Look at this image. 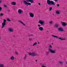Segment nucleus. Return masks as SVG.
Returning a JSON list of instances; mask_svg holds the SVG:
<instances>
[{"instance_id": "nucleus-32", "label": "nucleus", "mask_w": 67, "mask_h": 67, "mask_svg": "<svg viewBox=\"0 0 67 67\" xmlns=\"http://www.w3.org/2000/svg\"><path fill=\"white\" fill-rule=\"evenodd\" d=\"M41 67H46V66H44V65H42L41 66Z\"/></svg>"}, {"instance_id": "nucleus-31", "label": "nucleus", "mask_w": 67, "mask_h": 67, "mask_svg": "<svg viewBox=\"0 0 67 67\" xmlns=\"http://www.w3.org/2000/svg\"><path fill=\"white\" fill-rule=\"evenodd\" d=\"M4 7H5V8H6L7 7V5H4Z\"/></svg>"}, {"instance_id": "nucleus-26", "label": "nucleus", "mask_w": 67, "mask_h": 67, "mask_svg": "<svg viewBox=\"0 0 67 67\" xmlns=\"http://www.w3.org/2000/svg\"><path fill=\"white\" fill-rule=\"evenodd\" d=\"M58 25L57 24H55V26L56 27H58Z\"/></svg>"}, {"instance_id": "nucleus-34", "label": "nucleus", "mask_w": 67, "mask_h": 67, "mask_svg": "<svg viewBox=\"0 0 67 67\" xmlns=\"http://www.w3.org/2000/svg\"><path fill=\"white\" fill-rule=\"evenodd\" d=\"M54 1H55V2H57V1H58V0H53Z\"/></svg>"}, {"instance_id": "nucleus-27", "label": "nucleus", "mask_w": 67, "mask_h": 67, "mask_svg": "<svg viewBox=\"0 0 67 67\" xmlns=\"http://www.w3.org/2000/svg\"><path fill=\"white\" fill-rule=\"evenodd\" d=\"M7 20L8 21H11V20H10V19H7Z\"/></svg>"}, {"instance_id": "nucleus-23", "label": "nucleus", "mask_w": 67, "mask_h": 67, "mask_svg": "<svg viewBox=\"0 0 67 67\" xmlns=\"http://www.w3.org/2000/svg\"><path fill=\"white\" fill-rule=\"evenodd\" d=\"M37 44V42H35L34 44H33V46H35V45H36Z\"/></svg>"}, {"instance_id": "nucleus-38", "label": "nucleus", "mask_w": 67, "mask_h": 67, "mask_svg": "<svg viewBox=\"0 0 67 67\" xmlns=\"http://www.w3.org/2000/svg\"><path fill=\"white\" fill-rule=\"evenodd\" d=\"M31 40H32V39H31V38L29 39V41H31Z\"/></svg>"}, {"instance_id": "nucleus-8", "label": "nucleus", "mask_w": 67, "mask_h": 67, "mask_svg": "<svg viewBox=\"0 0 67 67\" xmlns=\"http://www.w3.org/2000/svg\"><path fill=\"white\" fill-rule=\"evenodd\" d=\"M39 23L41 25H43L44 24V21L43 20H40L39 21Z\"/></svg>"}, {"instance_id": "nucleus-25", "label": "nucleus", "mask_w": 67, "mask_h": 67, "mask_svg": "<svg viewBox=\"0 0 67 67\" xmlns=\"http://www.w3.org/2000/svg\"><path fill=\"white\" fill-rule=\"evenodd\" d=\"M52 9H53L52 7H50V8H49V11H51V10H52Z\"/></svg>"}, {"instance_id": "nucleus-15", "label": "nucleus", "mask_w": 67, "mask_h": 67, "mask_svg": "<svg viewBox=\"0 0 67 67\" xmlns=\"http://www.w3.org/2000/svg\"><path fill=\"white\" fill-rule=\"evenodd\" d=\"M55 13L56 14H59L60 13L58 10H57L56 11Z\"/></svg>"}, {"instance_id": "nucleus-35", "label": "nucleus", "mask_w": 67, "mask_h": 67, "mask_svg": "<svg viewBox=\"0 0 67 67\" xmlns=\"http://www.w3.org/2000/svg\"><path fill=\"white\" fill-rule=\"evenodd\" d=\"M2 2V0H0V3H1Z\"/></svg>"}, {"instance_id": "nucleus-24", "label": "nucleus", "mask_w": 67, "mask_h": 67, "mask_svg": "<svg viewBox=\"0 0 67 67\" xmlns=\"http://www.w3.org/2000/svg\"><path fill=\"white\" fill-rule=\"evenodd\" d=\"M3 13H1L0 14V16H3Z\"/></svg>"}, {"instance_id": "nucleus-37", "label": "nucleus", "mask_w": 67, "mask_h": 67, "mask_svg": "<svg viewBox=\"0 0 67 67\" xmlns=\"http://www.w3.org/2000/svg\"><path fill=\"white\" fill-rule=\"evenodd\" d=\"M57 7H59V4H57Z\"/></svg>"}, {"instance_id": "nucleus-13", "label": "nucleus", "mask_w": 67, "mask_h": 67, "mask_svg": "<svg viewBox=\"0 0 67 67\" xmlns=\"http://www.w3.org/2000/svg\"><path fill=\"white\" fill-rule=\"evenodd\" d=\"M39 29L40 31H42L43 30V28L42 27H40L39 28Z\"/></svg>"}, {"instance_id": "nucleus-41", "label": "nucleus", "mask_w": 67, "mask_h": 67, "mask_svg": "<svg viewBox=\"0 0 67 67\" xmlns=\"http://www.w3.org/2000/svg\"><path fill=\"white\" fill-rule=\"evenodd\" d=\"M0 40H1V37H0Z\"/></svg>"}, {"instance_id": "nucleus-1", "label": "nucleus", "mask_w": 67, "mask_h": 67, "mask_svg": "<svg viewBox=\"0 0 67 67\" xmlns=\"http://www.w3.org/2000/svg\"><path fill=\"white\" fill-rule=\"evenodd\" d=\"M47 3L48 5H51V4L52 5H53L55 4L54 1H50L49 0H47Z\"/></svg>"}, {"instance_id": "nucleus-39", "label": "nucleus", "mask_w": 67, "mask_h": 67, "mask_svg": "<svg viewBox=\"0 0 67 67\" xmlns=\"http://www.w3.org/2000/svg\"><path fill=\"white\" fill-rule=\"evenodd\" d=\"M38 4H39V5H41V3H38Z\"/></svg>"}, {"instance_id": "nucleus-3", "label": "nucleus", "mask_w": 67, "mask_h": 67, "mask_svg": "<svg viewBox=\"0 0 67 67\" xmlns=\"http://www.w3.org/2000/svg\"><path fill=\"white\" fill-rule=\"evenodd\" d=\"M29 55H31L32 56H38L37 54L34 52L29 53Z\"/></svg>"}, {"instance_id": "nucleus-17", "label": "nucleus", "mask_w": 67, "mask_h": 67, "mask_svg": "<svg viewBox=\"0 0 67 67\" xmlns=\"http://www.w3.org/2000/svg\"><path fill=\"white\" fill-rule=\"evenodd\" d=\"M11 60H14V57L13 56H12L10 58Z\"/></svg>"}, {"instance_id": "nucleus-30", "label": "nucleus", "mask_w": 67, "mask_h": 67, "mask_svg": "<svg viewBox=\"0 0 67 67\" xmlns=\"http://www.w3.org/2000/svg\"><path fill=\"white\" fill-rule=\"evenodd\" d=\"M15 54L16 55H18V54H18V53L17 52H15Z\"/></svg>"}, {"instance_id": "nucleus-29", "label": "nucleus", "mask_w": 67, "mask_h": 67, "mask_svg": "<svg viewBox=\"0 0 67 67\" xmlns=\"http://www.w3.org/2000/svg\"><path fill=\"white\" fill-rule=\"evenodd\" d=\"M49 47H50V48H52V46H51V45H49Z\"/></svg>"}, {"instance_id": "nucleus-9", "label": "nucleus", "mask_w": 67, "mask_h": 67, "mask_svg": "<svg viewBox=\"0 0 67 67\" xmlns=\"http://www.w3.org/2000/svg\"><path fill=\"white\" fill-rule=\"evenodd\" d=\"M29 15L30 16L31 18H33V17H34V14H33V13H30L29 14Z\"/></svg>"}, {"instance_id": "nucleus-40", "label": "nucleus", "mask_w": 67, "mask_h": 67, "mask_svg": "<svg viewBox=\"0 0 67 67\" xmlns=\"http://www.w3.org/2000/svg\"><path fill=\"white\" fill-rule=\"evenodd\" d=\"M35 62H37V60H35Z\"/></svg>"}, {"instance_id": "nucleus-10", "label": "nucleus", "mask_w": 67, "mask_h": 67, "mask_svg": "<svg viewBox=\"0 0 67 67\" xmlns=\"http://www.w3.org/2000/svg\"><path fill=\"white\" fill-rule=\"evenodd\" d=\"M27 1L31 2V3H34V0H27Z\"/></svg>"}, {"instance_id": "nucleus-22", "label": "nucleus", "mask_w": 67, "mask_h": 67, "mask_svg": "<svg viewBox=\"0 0 67 67\" xmlns=\"http://www.w3.org/2000/svg\"><path fill=\"white\" fill-rule=\"evenodd\" d=\"M49 24H53V21H50L49 22Z\"/></svg>"}, {"instance_id": "nucleus-5", "label": "nucleus", "mask_w": 67, "mask_h": 67, "mask_svg": "<svg viewBox=\"0 0 67 67\" xmlns=\"http://www.w3.org/2000/svg\"><path fill=\"white\" fill-rule=\"evenodd\" d=\"M23 2L25 4V5H31V3H27V1H23Z\"/></svg>"}, {"instance_id": "nucleus-18", "label": "nucleus", "mask_w": 67, "mask_h": 67, "mask_svg": "<svg viewBox=\"0 0 67 67\" xmlns=\"http://www.w3.org/2000/svg\"><path fill=\"white\" fill-rule=\"evenodd\" d=\"M9 31L10 32H13V29L11 28H9Z\"/></svg>"}, {"instance_id": "nucleus-14", "label": "nucleus", "mask_w": 67, "mask_h": 67, "mask_svg": "<svg viewBox=\"0 0 67 67\" xmlns=\"http://www.w3.org/2000/svg\"><path fill=\"white\" fill-rule=\"evenodd\" d=\"M62 25H63V26H66V25H67V24L66 23L64 22L62 23Z\"/></svg>"}, {"instance_id": "nucleus-43", "label": "nucleus", "mask_w": 67, "mask_h": 67, "mask_svg": "<svg viewBox=\"0 0 67 67\" xmlns=\"http://www.w3.org/2000/svg\"><path fill=\"white\" fill-rule=\"evenodd\" d=\"M32 36H33V35H31Z\"/></svg>"}, {"instance_id": "nucleus-7", "label": "nucleus", "mask_w": 67, "mask_h": 67, "mask_svg": "<svg viewBox=\"0 0 67 67\" xmlns=\"http://www.w3.org/2000/svg\"><path fill=\"white\" fill-rule=\"evenodd\" d=\"M18 12L19 14H21L22 13H23V10L21 9H19L18 10Z\"/></svg>"}, {"instance_id": "nucleus-33", "label": "nucleus", "mask_w": 67, "mask_h": 67, "mask_svg": "<svg viewBox=\"0 0 67 67\" xmlns=\"http://www.w3.org/2000/svg\"><path fill=\"white\" fill-rule=\"evenodd\" d=\"M49 54V52H47V54L48 55Z\"/></svg>"}, {"instance_id": "nucleus-42", "label": "nucleus", "mask_w": 67, "mask_h": 67, "mask_svg": "<svg viewBox=\"0 0 67 67\" xmlns=\"http://www.w3.org/2000/svg\"><path fill=\"white\" fill-rule=\"evenodd\" d=\"M66 64H67V61L66 62Z\"/></svg>"}, {"instance_id": "nucleus-19", "label": "nucleus", "mask_w": 67, "mask_h": 67, "mask_svg": "<svg viewBox=\"0 0 67 67\" xmlns=\"http://www.w3.org/2000/svg\"><path fill=\"white\" fill-rule=\"evenodd\" d=\"M0 67H4L3 64H0Z\"/></svg>"}, {"instance_id": "nucleus-4", "label": "nucleus", "mask_w": 67, "mask_h": 67, "mask_svg": "<svg viewBox=\"0 0 67 67\" xmlns=\"http://www.w3.org/2000/svg\"><path fill=\"white\" fill-rule=\"evenodd\" d=\"M6 22H7V20L5 19L3 20V22L2 24V28H3L4 27V26L6 25Z\"/></svg>"}, {"instance_id": "nucleus-44", "label": "nucleus", "mask_w": 67, "mask_h": 67, "mask_svg": "<svg viewBox=\"0 0 67 67\" xmlns=\"http://www.w3.org/2000/svg\"><path fill=\"white\" fill-rule=\"evenodd\" d=\"M38 43H39L38 42Z\"/></svg>"}, {"instance_id": "nucleus-16", "label": "nucleus", "mask_w": 67, "mask_h": 67, "mask_svg": "<svg viewBox=\"0 0 67 67\" xmlns=\"http://www.w3.org/2000/svg\"><path fill=\"white\" fill-rule=\"evenodd\" d=\"M15 4H16V3L14 2H12V3H11V4H12L13 5H15Z\"/></svg>"}, {"instance_id": "nucleus-36", "label": "nucleus", "mask_w": 67, "mask_h": 67, "mask_svg": "<svg viewBox=\"0 0 67 67\" xmlns=\"http://www.w3.org/2000/svg\"><path fill=\"white\" fill-rule=\"evenodd\" d=\"M38 27H40V25H38Z\"/></svg>"}, {"instance_id": "nucleus-28", "label": "nucleus", "mask_w": 67, "mask_h": 67, "mask_svg": "<svg viewBox=\"0 0 67 67\" xmlns=\"http://www.w3.org/2000/svg\"><path fill=\"white\" fill-rule=\"evenodd\" d=\"M2 8H1V7H0V11H2Z\"/></svg>"}, {"instance_id": "nucleus-21", "label": "nucleus", "mask_w": 67, "mask_h": 67, "mask_svg": "<svg viewBox=\"0 0 67 67\" xmlns=\"http://www.w3.org/2000/svg\"><path fill=\"white\" fill-rule=\"evenodd\" d=\"M59 63L60 64H64V63H63V62L61 61H59Z\"/></svg>"}, {"instance_id": "nucleus-12", "label": "nucleus", "mask_w": 67, "mask_h": 67, "mask_svg": "<svg viewBox=\"0 0 67 67\" xmlns=\"http://www.w3.org/2000/svg\"><path fill=\"white\" fill-rule=\"evenodd\" d=\"M18 22H20L21 23V24H23V25H24V26H26V25H25V24H24L22 22V21H21V20H19L18 21Z\"/></svg>"}, {"instance_id": "nucleus-2", "label": "nucleus", "mask_w": 67, "mask_h": 67, "mask_svg": "<svg viewBox=\"0 0 67 67\" xmlns=\"http://www.w3.org/2000/svg\"><path fill=\"white\" fill-rule=\"evenodd\" d=\"M48 50L49 51H50L51 53L52 54H55L56 52V49H55L54 50H52V49H51V48H49L48 49Z\"/></svg>"}, {"instance_id": "nucleus-11", "label": "nucleus", "mask_w": 67, "mask_h": 67, "mask_svg": "<svg viewBox=\"0 0 67 67\" xmlns=\"http://www.w3.org/2000/svg\"><path fill=\"white\" fill-rule=\"evenodd\" d=\"M58 30L59 31H64V30H63V29L61 27L58 28Z\"/></svg>"}, {"instance_id": "nucleus-6", "label": "nucleus", "mask_w": 67, "mask_h": 67, "mask_svg": "<svg viewBox=\"0 0 67 67\" xmlns=\"http://www.w3.org/2000/svg\"><path fill=\"white\" fill-rule=\"evenodd\" d=\"M52 36H53V37H55L56 38H59V40H65V39H62V38L60 37H57L56 36H55L54 35H52Z\"/></svg>"}, {"instance_id": "nucleus-20", "label": "nucleus", "mask_w": 67, "mask_h": 67, "mask_svg": "<svg viewBox=\"0 0 67 67\" xmlns=\"http://www.w3.org/2000/svg\"><path fill=\"white\" fill-rule=\"evenodd\" d=\"M26 59V55H25V57L24 58V60H25Z\"/></svg>"}]
</instances>
